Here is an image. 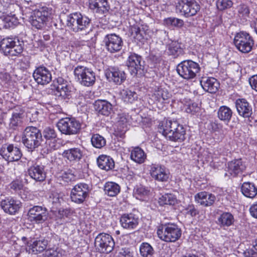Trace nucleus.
<instances>
[{"mask_svg": "<svg viewBox=\"0 0 257 257\" xmlns=\"http://www.w3.org/2000/svg\"><path fill=\"white\" fill-rule=\"evenodd\" d=\"M159 131L167 139L172 141H182L185 139V130L176 121H163L159 125Z\"/></svg>", "mask_w": 257, "mask_h": 257, "instance_id": "f257e3e1", "label": "nucleus"}, {"mask_svg": "<svg viewBox=\"0 0 257 257\" xmlns=\"http://www.w3.org/2000/svg\"><path fill=\"white\" fill-rule=\"evenodd\" d=\"M25 9L22 7L23 11L25 12L26 14L32 13L30 16V21L32 25L38 29L43 28L46 22L51 19L53 10L51 8L43 6L40 7L38 9L33 10L26 7V1H25Z\"/></svg>", "mask_w": 257, "mask_h": 257, "instance_id": "f03ea898", "label": "nucleus"}, {"mask_svg": "<svg viewBox=\"0 0 257 257\" xmlns=\"http://www.w3.org/2000/svg\"><path fill=\"white\" fill-rule=\"evenodd\" d=\"M42 136L40 131L36 127L27 126L24 130L22 141L24 146L30 151H32L41 144Z\"/></svg>", "mask_w": 257, "mask_h": 257, "instance_id": "7ed1b4c3", "label": "nucleus"}, {"mask_svg": "<svg viewBox=\"0 0 257 257\" xmlns=\"http://www.w3.org/2000/svg\"><path fill=\"white\" fill-rule=\"evenodd\" d=\"M181 230L174 223H162L157 230L158 237L166 242H175L181 236Z\"/></svg>", "mask_w": 257, "mask_h": 257, "instance_id": "20e7f679", "label": "nucleus"}, {"mask_svg": "<svg viewBox=\"0 0 257 257\" xmlns=\"http://www.w3.org/2000/svg\"><path fill=\"white\" fill-rule=\"evenodd\" d=\"M200 71L199 65L191 60H184L180 63L177 67L178 74L187 80L195 78Z\"/></svg>", "mask_w": 257, "mask_h": 257, "instance_id": "39448f33", "label": "nucleus"}, {"mask_svg": "<svg viewBox=\"0 0 257 257\" xmlns=\"http://www.w3.org/2000/svg\"><path fill=\"white\" fill-rule=\"evenodd\" d=\"M90 19L80 13H74L67 17V25L73 32H78L85 30L90 23Z\"/></svg>", "mask_w": 257, "mask_h": 257, "instance_id": "423d86ee", "label": "nucleus"}, {"mask_svg": "<svg viewBox=\"0 0 257 257\" xmlns=\"http://www.w3.org/2000/svg\"><path fill=\"white\" fill-rule=\"evenodd\" d=\"M5 55L17 56L23 51L21 42L15 38H6L1 40V49Z\"/></svg>", "mask_w": 257, "mask_h": 257, "instance_id": "0eeeda50", "label": "nucleus"}, {"mask_svg": "<svg viewBox=\"0 0 257 257\" xmlns=\"http://www.w3.org/2000/svg\"><path fill=\"white\" fill-rule=\"evenodd\" d=\"M74 74L79 83L85 86H92L95 81V73L89 68L78 65L74 70Z\"/></svg>", "mask_w": 257, "mask_h": 257, "instance_id": "6e6552de", "label": "nucleus"}, {"mask_svg": "<svg viewBox=\"0 0 257 257\" xmlns=\"http://www.w3.org/2000/svg\"><path fill=\"white\" fill-rule=\"evenodd\" d=\"M57 126L59 131L66 135H76L81 128V124L74 118H61L57 122Z\"/></svg>", "mask_w": 257, "mask_h": 257, "instance_id": "1a4fd4ad", "label": "nucleus"}, {"mask_svg": "<svg viewBox=\"0 0 257 257\" xmlns=\"http://www.w3.org/2000/svg\"><path fill=\"white\" fill-rule=\"evenodd\" d=\"M233 43L239 51L244 53L249 52L254 44L253 40L249 34L244 32L237 33L234 36Z\"/></svg>", "mask_w": 257, "mask_h": 257, "instance_id": "9d476101", "label": "nucleus"}, {"mask_svg": "<svg viewBox=\"0 0 257 257\" xmlns=\"http://www.w3.org/2000/svg\"><path fill=\"white\" fill-rule=\"evenodd\" d=\"M114 244L112 236L107 233H99L95 239V246L100 252H110L114 246Z\"/></svg>", "mask_w": 257, "mask_h": 257, "instance_id": "9b49d317", "label": "nucleus"}, {"mask_svg": "<svg viewBox=\"0 0 257 257\" xmlns=\"http://www.w3.org/2000/svg\"><path fill=\"white\" fill-rule=\"evenodd\" d=\"M176 10L186 17L195 15L200 6L195 0H180L176 5Z\"/></svg>", "mask_w": 257, "mask_h": 257, "instance_id": "f8f14e48", "label": "nucleus"}, {"mask_svg": "<svg viewBox=\"0 0 257 257\" xmlns=\"http://www.w3.org/2000/svg\"><path fill=\"white\" fill-rule=\"evenodd\" d=\"M89 186L84 183L75 185L71 190V199L73 202L80 204L83 203L88 195Z\"/></svg>", "mask_w": 257, "mask_h": 257, "instance_id": "ddd939ff", "label": "nucleus"}, {"mask_svg": "<svg viewBox=\"0 0 257 257\" xmlns=\"http://www.w3.org/2000/svg\"><path fill=\"white\" fill-rule=\"evenodd\" d=\"M103 42L106 50L111 53L119 51L123 45L121 38L115 34L106 35L104 38Z\"/></svg>", "mask_w": 257, "mask_h": 257, "instance_id": "4468645a", "label": "nucleus"}, {"mask_svg": "<svg viewBox=\"0 0 257 257\" xmlns=\"http://www.w3.org/2000/svg\"><path fill=\"white\" fill-rule=\"evenodd\" d=\"M48 211L45 207L35 206L30 208L28 213V219L36 223H42L48 218Z\"/></svg>", "mask_w": 257, "mask_h": 257, "instance_id": "2eb2a0df", "label": "nucleus"}, {"mask_svg": "<svg viewBox=\"0 0 257 257\" xmlns=\"http://www.w3.org/2000/svg\"><path fill=\"white\" fill-rule=\"evenodd\" d=\"M149 171L152 178L156 181L167 182L169 179V171L163 165L152 164L150 166Z\"/></svg>", "mask_w": 257, "mask_h": 257, "instance_id": "dca6fc26", "label": "nucleus"}, {"mask_svg": "<svg viewBox=\"0 0 257 257\" xmlns=\"http://www.w3.org/2000/svg\"><path fill=\"white\" fill-rule=\"evenodd\" d=\"M22 155L20 150L12 145L4 144L1 148V157L8 162L17 161Z\"/></svg>", "mask_w": 257, "mask_h": 257, "instance_id": "f3484780", "label": "nucleus"}, {"mask_svg": "<svg viewBox=\"0 0 257 257\" xmlns=\"http://www.w3.org/2000/svg\"><path fill=\"white\" fill-rule=\"evenodd\" d=\"M58 85L56 88L55 95L62 99H69L71 97L73 87L67 81L61 77L57 79Z\"/></svg>", "mask_w": 257, "mask_h": 257, "instance_id": "a211bd4d", "label": "nucleus"}, {"mask_svg": "<svg viewBox=\"0 0 257 257\" xmlns=\"http://www.w3.org/2000/svg\"><path fill=\"white\" fill-rule=\"evenodd\" d=\"M33 76L38 84L43 85L48 84L52 79L50 71L44 66L37 68L34 71Z\"/></svg>", "mask_w": 257, "mask_h": 257, "instance_id": "6ab92c4d", "label": "nucleus"}, {"mask_svg": "<svg viewBox=\"0 0 257 257\" xmlns=\"http://www.w3.org/2000/svg\"><path fill=\"white\" fill-rule=\"evenodd\" d=\"M48 245L47 240L44 238L31 239L26 246V250L29 253L38 254L45 250Z\"/></svg>", "mask_w": 257, "mask_h": 257, "instance_id": "aec40b11", "label": "nucleus"}, {"mask_svg": "<svg viewBox=\"0 0 257 257\" xmlns=\"http://www.w3.org/2000/svg\"><path fill=\"white\" fill-rule=\"evenodd\" d=\"M139 217L133 213H125L120 218L121 226L124 229L128 230L134 229L139 224Z\"/></svg>", "mask_w": 257, "mask_h": 257, "instance_id": "412c9836", "label": "nucleus"}, {"mask_svg": "<svg viewBox=\"0 0 257 257\" xmlns=\"http://www.w3.org/2000/svg\"><path fill=\"white\" fill-rule=\"evenodd\" d=\"M28 173L31 178L38 182L44 181L46 177L45 167L42 165H33L28 169Z\"/></svg>", "mask_w": 257, "mask_h": 257, "instance_id": "4be33fe9", "label": "nucleus"}, {"mask_svg": "<svg viewBox=\"0 0 257 257\" xmlns=\"http://www.w3.org/2000/svg\"><path fill=\"white\" fill-rule=\"evenodd\" d=\"M171 97V94L167 90L159 88L152 95V99L159 108L163 107V104L167 102Z\"/></svg>", "mask_w": 257, "mask_h": 257, "instance_id": "5701e85b", "label": "nucleus"}, {"mask_svg": "<svg viewBox=\"0 0 257 257\" xmlns=\"http://www.w3.org/2000/svg\"><path fill=\"white\" fill-rule=\"evenodd\" d=\"M105 75L109 81H112L116 84H120L126 78L124 72L115 67L110 68Z\"/></svg>", "mask_w": 257, "mask_h": 257, "instance_id": "b1692460", "label": "nucleus"}, {"mask_svg": "<svg viewBox=\"0 0 257 257\" xmlns=\"http://www.w3.org/2000/svg\"><path fill=\"white\" fill-rule=\"evenodd\" d=\"M21 203L12 198H7L1 201V208L6 213L10 214H15L20 208Z\"/></svg>", "mask_w": 257, "mask_h": 257, "instance_id": "393cba45", "label": "nucleus"}, {"mask_svg": "<svg viewBox=\"0 0 257 257\" xmlns=\"http://www.w3.org/2000/svg\"><path fill=\"white\" fill-rule=\"evenodd\" d=\"M142 57L135 53H132L128 57L126 64L132 75H136L142 69Z\"/></svg>", "mask_w": 257, "mask_h": 257, "instance_id": "a878e982", "label": "nucleus"}, {"mask_svg": "<svg viewBox=\"0 0 257 257\" xmlns=\"http://www.w3.org/2000/svg\"><path fill=\"white\" fill-rule=\"evenodd\" d=\"M89 7L94 12L104 14L110 7L107 0H88Z\"/></svg>", "mask_w": 257, "mask_h": 257, "instance_id": "bb28decb", "label": "nucleus"}, {"mask_svg": "<svg viewBox=\"0 0 257 257\" xmlns=\"http://www.w3.org/2000/svg\"><path fill=\"white\" fill-rule=\"evenodd\" d=\"M195 201L201 205L209 206L212 205L216 200L214 195L206 191L198 193L194 196Z\"/></svg>", "mask_w": 257, "mask_h": 257, "instance_id": "cd10ccee", "label": "nucleus"}, {"mask_svg": "<svg viewBox=\"0 0 257 257\" xmlns=\"http://www.w3.org/2000/svg\"><path fill=\"white\" fill-rule=\"evenodd\" d=\"M129 116L125 114L118 115L117 121L115 124L114 130L115 135L122 137L127 131Z\"/></svg>", "mask_w": 257, "mask_h": 257, "instance_id": "c85d7f7f", "label": "nucleus"}, {"mask_svg": "<svg viewBox=\"0 0 257 257\" xmlns=\"http://www.w3.org/2000/svg\"><path fill=\"white\" fill-rule=\"evenodd\" d=\"M200 83L203 89L209 93H215L219 87V83L213 77H202Z\"/></svg>", "mask_w": 257, "mask_h": 257, "instance_id": "c756f323", "label": "nucleus"}, {"mask_svg": "<svg viewBox=\"0 0 257 257\" xmlns=\"http://www.w3.org/2000/svg\"><path fill=\"white\" fill-rule=\"evenodd\" d=\"M235 106L238 114L243 117H249L252 114V108L249 103L243 98L236 100Z\"/></svg>", "mask_w": 257, "mask_h": 257, "instance_id": "7c9ffc66", "label": "nucleus"}, {"mask_svg": "<svg viewBox=\"0 0 257 257\" xmlns=\"http://www.w3.org/2000/svg\"><path fill=\"white\" fill-rule=\"evenodd\" d=\"M146 28H143L142 29L137 24L133 25L130 28V33L131 36L137 42H142L145 39H147V30H145Z\"/></svg>", "mask_w": 257, "mask_h": 257, "instance_id": "2f4dec72", "label": "nucleus"}, {"mask_svg": "<svg viewBox=\"0 0 257 257\" xmlns=\"http://www.w3.org/2000/svg\"><path fill=\"white\" fill-rule=\"evenodd\" d=\"M245 167L241 160L237 159L228 163L227 171L230 175L235 177L241 173L245 169Z\"/></svg>", "mask_w": 257, "mask_h": 257, "instance_id": "473e14b6", "label": "nucleus"}, {"mask_svg": "<svg viewBox=\"0 0 257 257\" xmlns=\"http://www.w3.org/2000/svg\"><path fill=\"white\" fill-rule=\"evenodd\" d=\"M166 52L173 58H176L183 55L184 51L182 48V44L177 41H171L167 45Z\"/></svg>", "mask_w": 257, "mask_h": 257, "instance_id": "72a5a7b5", "label": "nucleus"}, {"mask_svg": "<svg viewBox=\"0 0 257 257\" xmlns=\"http://www.w3.org/2000/svg\"><path fill=\"white\" fill-rule=\"evenodd\" d=\"M94 107L98 113L108 116L112 111V106L109 102L104 100H97L94 104Z\"/></svg>", "mask_w": 257, "mask_h": 257, "instance_id": "f704fd0d", "label": "nucleus"}, {"mask_svg": "<svg viewBox=\"0 0 257 257\" xmlns=\"http://www.w3.org/2000/svg\"><path fill=\"white\" fill-rule=\"evenodd\" d=\"M83 151L80 148H73L65 150L62 155L70 162L79 161L82 157Z\"/></svg>", "mask_w": 257, "mask_h": 257, "instance_id": "c9c22d12", "label": "nucleus"}, {"mask_svg": "<svg viewBox=\"0 0 257 257\" xmlns=\"http://www.w3.org/2000/svg\"><path fill=\"white\" fill-rule=\"evenodd\" d=\"M98 167L105 171L111 170L114 167V162L110 157L102 155L99 156L97 159Z\"/></svg>", "mask_w": 257, "mask_h": 257, "instance_id": "e433bc0d", "label": "nucleus"}, {"mask_svg": "<svg viewBox=\"0 0 257 257\" xmlns=\"http://www.w3.org/2000/svg\"><path fill=\"white\" fill-rule=\"evenodd\" d=\"M234 221V217L229 212H223L217 218L216 224L221 228H225L233 224Z\"/></svg>", "mask_w": 257, "mask_h": 257, "instance_id": "4c0bfd02", "label": "nucleus"}, {"mask_svg": "<svg viewBox=\"0 0 257 257\" xmlns=\"http://www.w3.org/2000/svg\"><path fill=\"white\" fill-rule=\"evenodd\" d=\"M241 191L242 194L248 198H253L257 195V187L253 183L244 182L241 186Z\"/></svg>", "mask_w": 257, "mask_h": 257, "instance_id": "58836bf2", "label": "nucleus"}, {"mask_svg": "<svg viewBox=\"0 0 257 257\" xmlns=\"http://www.w3.org/2000/svg\"><path fill=\"white\" fill-rule=\"evenodd\" d=\"M147 158L145 152L139 147L134 148L131 152V159L135 162L141 164L143 163Z\"/></svg>", "mask_w": 257, "mask_h": 257, "instance_id": "ea45409f", "label": "nucleus"}, {"mask_svg": "<svg viewBox=\"0 0 257 257\" xmlns=\"http://www.w3.org/2000/svg\"><path fill=\"white\" fill-rule=\"evenodd\" d=\"M104 193L108 196H116L120 192V187L118 184L113 182L105 183L103 187Z\"/></svg>", "mask_w": 257, "mask_h": 257, "instance_id": "a19ab883", "label": "nucleus"}, {"mask_svg": "<svg viewBox=\"0 0 257 257\" xmlns=\"http://www.w3.org/2000/svg\"><path fill=\"white\" fill-rule=\"evenodd\" d=\"M232 114V111L230 108L226 106H221L219 107L217 115L218 118L224 121L229 122Z\"/></svg>", "mask_w": 257, "mask_h": 257, "instance_id": "79ce46f5", "label": "nucleus"}, {"mask_svg": "<svg viewBox=\"0 0 257 257\" xmlns=\"http://www.w3.org/2000/svg\"><path fill=\"white\" fill-rule=\"evenodd\" d=\"M120 95L123 101L127 103H133L138 98L136 92L126 88L120 91Z\"/></svg>", "mask_w": 257, "mask_h": 257, "instance_id": "37998d69", "label": "nucleus"}, {"mask_svg": "<svg viewBox=\"0 0 257 257\" xmlns=\"http://www.w3.org/2000/svg\"><path fill=\"white\" fill-rule=\"evenodd\" d=\"M177 201L175 196L172 194H166L162 195L159 199V202L161 205H173L177 203Z\"/></svg>", "mask_w": 257, "mask_h": 257, "instance_id": "c03bdc74", "label": "nucleus"}, {"mask_svg": "<svg viewBox=\"0 0 257 257\" xmlns=\"http://www.w3.org/2000/svg\"><path fill=\"white\" fill-rule=\"evenodd\" d=\"M91 142L93 147L98 149L102 148L106 145L105 139L98 134L93 135L91 138Z\"/></svg>", "mask_w": 257, "mask_h": 257, "instance_id": "a18cd8bd", "label": "nucleus"}, {"mask_svg": "<svg viewBox=\"0 0 257 257\" xmlns=\"http://www.w3.org/2000/svg\"><path fill=\"white\" fill-rule=\"evenodd\" d=\"M140 252L143 257H151L153 254L154 250L150 244L143 242L140 246Z\"/></svg>", "mask_w": 257, "mask_h": 257, "instance_id": "49530a36", "label": "nucleus"}, {"mask_svg": "<svg viewBox=\"0 0 257 257\" xmlns=\"http://www.w3.org/2000/svg\"><path fill=\"white\" fill-rule=\"evenodd\" d=\"M60 181H62L64 183H69L75 180V176L72 172V171L68 170L61 172L58 176Z\"/></svg>", "mask_w": 257, "mask_h": 257, "instance_id": "de8ad7c7", "label": "nucleus"}, {"mask_svg": "<svg viewBox=\"0 0 257 257\" xmlns=\"http://www.w3.org/2000/svg\"><path fill=\"white\" fill-rule=\"evenodd\" d=\"M164 23L167 26L181 27L184 24V22L182 20L177 19L176 18H168L164 20Z\"/></svg>", "mask_w": 257, "mask_h": 257, "instance_id": "09e8293b", "label": "nucleus"}, {"mask_svg": "<svg viewBox=\"0 0 257 257\" xmlns=\"http://www.w3.org/2000/svg\"><path fill=\"white\" fill-rule=\"evenodd\" d=\"M23 113L15 112L12 115L10 119V125L12 127L18 126L22 122Z\"/></svg>", "mask_w": 257, "mask_h": 257, "instance_id": "8fccbe9b", "label": "nucleus"}, {"mask_svg": "<svg viewBox=\"0 0 257 257\" xmlns=\"http://www.w3.org/2000/svg\"><path fill=\"white\" fill-rule=\"evenodd\" d=\"M10 187L15 192L20 193L24 189V185L23 182L20 180H16L13 181L10 184Z\"/></svg>", "mask_w": 257, "mask_h": 257, "instance_id": "3c124183", "label": "nucleus"}, {"mask_svg": "<svg viewBox=\"0 0 257 257\" xmlns=\"http://www.w3.org/2000/svg\"><path fill=\"white\" fill-rule=\"evenodd\" d=\"M135 194L137 198L143 200L142 197L148 196L149 194V191L144 186H139L136 188Z\"/></svg>", "mask_w": 257, "mask_h": 257, "instance_id": "603ef678", "label": "nucleus"}, {"mask_svg": "<svg viewBox=\"0 0 257 257\" xmlns=\"http://www.w3.org/2000/svg\"><path fill=\"white\" fill-rule=\"evenodd\" d=\"M233 5L231 0H217L216 6L219 10L223 11L230 8Z\"/></svg>", "mask_w": 257, "mask_h": 257, "instance_id": "864d4df0", "label": "nucleus"}, {"mask_svg": "<svg viewBox=\"0 0 257 257\" xmlns=\"http://www.w3.org/2000/svg\"><path fill=\"white\" fill-rule=\"evenodd\" d=\"M2 18L4 23V28L8 29L13 27L15 20L14 17L8 15L7 17H5V16H3V17L1 16V19Z\"/></svg>", "mask_w": 257, "mask_h": 257, "instance_id": "5fc2aeb1", "label": "nucleus"}, {"mask_svg": "<svg viewBox=\"0 0 257 257\" xmlns=\"http://www.w3.org/2000/svg\"><path fill=\"white\" fill-rule=\"evenodd\" d=\"M44 136L47 140L56 138L57 135L54 128L48 127L43 132Z\"/></svg>", "mask_w": 257, "mask_h": 257, "instance_id": "6e6d98bb", "label": "nucleus"}, {"mask_svg": "<svg viewBox=\"0 0 257 257\" xmlns=\"http://www.w3.org/2000/svg\"><path fill=\"white\" fill-rule=\"evenodd\" d=\"M183 211L186 214L189 215L192 217L196 216L198 213L197 210L192 204H189L185 207Z\"/></svg>", "mask_w": 257, "mask_h": 257, "instance_id": "4d7b16f0", "label": "nucleus"}, {"mask_svg": "<svg viewBox=\"0 0 257 257\" xmlns=\"http://www.w3.org/2000/svg\"><path fill=\"white\" fill-rule=\"evenodd\" d=\"M49 199L50 201L56 205L60 204L61 201H63V198L60 196V194L56 192L52 193Z\"/></svg>", "mask_w": 257, "mask_h": 257, "instance_id": "13d9d810", "label": "nucleus"}, {"mask_svg": "<svg viewBox=\"0 0 257 257\" xmlns=\"http://www.w3.org/2000/svg\"><path fill=\"white\" fill-rule=\"evenodd\" d=\"M134 253L129 248L124 247L119 249L118 257H133Z\"/></svg>", "mask_w": 257, "mask_h": 257, "instance_id": "bf43d9fd", "label": "nucleus"}, {"mask_svg": "<svg viewBox=\"0 0 257 257\" xmlns=\"http://www.w3.org/2000/svg\"><path fill=\"white\" fill-rule=\"evenodd\" d=\"M3 1V3L1 2V5H3V6L4 8V12L3 13H8V12H10V14H11L13 7V4L12 3L13 0H1V2Z\"/></svg>", "mask_w": 257, "mask_h": 257, "instance_id": "052dcab7", "label": "nucleus"}, {"mask_svg": "<svg viewBox=\"0 0 257 257\" xmlns=\"http://www.w3.org/2000/svg\"><path fill=\"white\" fill-rule=\"evenodd\" d=\"M56 139L46 140V144L48 146L50 150H55L59 148V145Z\"/></svg>", "mask_w": 257, "mask_h": 257, "instance_id": "680f3d73", "label": "nucleus"}, {"mask_svg": "<svg viewBox=\"0 0 257 257\" xmlns=\"http://www.w3.org/2000/svg\"><path fill=\"white\" fill-rule=\"evenodd\" d=\"M243 254L244 257H257V249L253 245L244 251Z\"/></svg>", "mask_w": 257, "mask_h": 257, "instance_id": "e2e57ef3", "label": "nucleus"}, {"mask_svg": "<svg viewBox=\"0 0 257 257\" xmlns=\"http://www.w3.org/2000/svg\"><path fill=\"white\" fill-rule=\"evenodd\" d=\"M199 107L196 103H192L188 105L186 109V111L187 113L194 114L196 112L198 111Z\"/></svg>", "mask_w": 257, "mask_h": 257, "instance_id": "0e129e2a", "label": "nucleus"}, {"mask_svg": "<svg viewBox=\"0 0 257 257\" xmlns=\"http://www.w3.org/2000/svg\"><path fill=\"white\" fill-rule=\"evenodd\" d=\"M249 82L251 88L257 92V74L251 76L249 79Z\"/></svg>", "mask_w": 257, "mask_h": 257, "instance_id": "69168bd1", "label": "nucleus"}, {"mask_svg": "<svg viewBox=\"0 0 257 257\" xmlns=\"http://www.w3.org/2000/svg\"><path fill=\"white\" fill-rule=\"evenodd\" d=\"M249 211L250 215L257 219V202H254L250 206Z\"/></svg>", "mask_w": 257, "mask_h": 257, "instance_id": "338daca9", "label": "nucleus"}, {"mask_svg": "<svg viewBox=\"0 0 257 257\" xmlns=\"http://www.w3.org/2000/svg\"><path fill=\"white\" fill-rule=\"evenodd\" d=\"M47 252L48 257H62V253L56 250H50Z\"/></svg>", "mask_w": 257, "mask_h": 257, "instance_id": "774afa93", "label": "nucleus"}]
</instances>
